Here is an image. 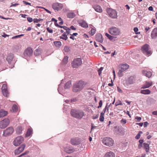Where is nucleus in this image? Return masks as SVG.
Here are the masks:
<instances>
[{
  "instance_id": "1",
  "label": "nucleus",
  "mask_w": 157,
  "mask_h": 157,
  "mask_svg": "<svg viewBox=\"0 0 157 157\" xmlns=\"http://www.w3.org/2000/svg\"><path fill=\"white\" fill-rule=\"evenodd\" d=\"M85 86L84 81L80 80L75 82L72 87V91L75 92H77L81 91Z\"/></svg>"
},
{
  "instance_id": "2",
  "label": "nucleus",
  "mask_w": 157,
  "mask_h": 157,
  "mask_svg": "<svg viewBox=\"0 0 157 157\" xmlns=\"http://www.w3.org/2000/svg\"><path fill=\"white\" fill-rule=\"evenodd\" d=\"M71 114L73 117L79 119H81L84 115V112L81 110L72 109Z\"/></svg>"
},
{
  "instance_id": "3",
  "label": "nucleus",
  "mask_w": 157,
  "mask_h": 157,
  "mask_svg": "<svg viewBox=\"0 0 157 157\" xmlns=\"http://www.w3.org/2000/svg\"><path fill=\"white\" fill-rule=\"evenodd\" d=\"M108 32L111 35L118 36L121 34L120 29L115 27H112L108 29Z\"/></svg>"
},
{
  "instance_id": "4",
  "label": "nucleus",
  "mask_w": 157,
  "mask_h": 157,
  "mask_svg": "<svg viewBox=\"0 0 157 157\" xmlns=\"http://www.w3.org/2000/svg\"><path fill=\"white\" fill-rule=\"evenodd\" d=\"M103 144L109 147L112 146L114 144V141L111 138L106 137L102 140Z\"/></svg>"
},
{
  "instance_id": "5",
  "label": "nucleus",
  "mask_w": 157,
  "mask_h": 157,
  "mask_svg": "<svg viewBox=\"0 0 157 157\" xmlns=\"http://www.w3.org/2000/svg\"><path fill=\"white\" fill-rule=\"evenodd\" d=\"M106 11L109 16L113 18H116L117 17L116 11L111 8H108L106 9Z\"/></svg>"
},
{
  "instance_id": "6",
  "label": "nucleus",
  "mask_w": 157,
  "mask_h": 157,
  "mask_svg": "<svg viewBox=\"0 0 157 157\" xmlns=\"http://www.w3.org/2000/svg\"><path fill=\"white\" fill-rule=\"evenodd\" d=\"M82 63L81 59L80 58H77L74 59L71 63V65L73 68H78Z\"/></svg>"
},
{
  "instance_id": "7",
  "label": "nucleus",
  "mask_w": 157,
  "mask_h": 157,
  "mask_svg": "<svg viewBox=\"0 0 157 157\" xmlns=\"http://www.w3.org/2000/svg\"><path fill=\"white\" fill-rule=\"evenodd\" d=\"M24 140L23 137L18 136L14 139L13 142V145L16 146H18Z\"/></svg>"
},
{
  "instance_id": "8",
  "label": "nucleus",
  "mask_w": 157,
  "mask_h": 157,
  "mask_svg": "<svg viewBox=\"0 0 157 157\" xmlns=\"http://www.w3.org/2000/svg\"><path fill=\"white\" fill-rule=\"evenodd\" d=\"M14 131V129L12 127H10L7 128L3 131V136H7L11 135Z\"/></svg>"
},
{
  "instance_id": "9",
  "label": "nucleus",
  "mask_w": 157,
  "mask_h": 157,
  "mask_svg": "<svg viewBox=\"0 0 157 157\" xmlns=\"http://www.w3.org/2000/svg\"><path fill=\"white\" fill-rule=\"evenodd\" d=\"M149 45L147 44L144 45L142 47V51L143 53L145 55H148L151 53V51L149 50Z\"/></svg>"
},
{
  "instance_id": "10",
  "label": "nucleus",
  "mask_w": 157,
  "mask_h": 157,
  "mask_svg": "<svg viewBox=\"0 0 157 157\" xmlns=\"http://www.w3.org/2000/svg\"><path fill=\"white\" fill-rule=\"evenodd\" d=\"M9 123L10 121L8 119H6L0 122V128H5L9 125Z\"/></svg>"
},
{
  "instance_id": "11",
  "label": "nucleus",
  "mask_w": 157,
  "mask_h": 157,
  "mask_svg": "<svg viewBox=\"0 0 157 157\" xmlns=\"http://www.w3.org/2000/svg\"><path fill=\"white\" fill-rule=\"evenodd\" d=\"M33 50L31 48H27L25 51L24 55L25 57H30L33 53Z\"/></svg>"
},
{
  "instance_id": "12",
  "label": "nucleus",
  "mask_w": 157,
  "mask_h": 157,
  "mask_svg": "<svg viewBox=\"0 0 157 157\" xmlns=\"http://www.w3.org/2000/svg\"><path fill=\"white\" fill-rule=\"evenodd\" d=\"M64 151L67 153L70 154L75 151V149L71 146H67L64 147Z\"/></svg>"
},
{
  "instance_id": "13",
  "label": "nucleus",
  "mask_w": 157,
  "mask_h": 157,
  "mask_svg": "<svg viewBox=\"0 0 157 157\" xmlns=\"http://www.w3.org/2000/svg\"><path fill=\"white\" fill-rule=\"evenodd\" d=\"M2 89L3 95L5 96L8 97L9 92L7 89V85L6 84H3L2 85Z\"/></svg>"
},
{
  "instance_id": "14",
  "label": "nucleus",
  "mask_w": 157,
  "mask_h": 157,
  "mask_svg": "<svg viewBox=\"0 0 157 157\" xmlns=\"http://www.w3.org/2000/svg\"><path fill=\"white\" fill-rule=\"evenodd\" d=\"M62 4L58 3H54L52 5V8L54 10H59L61 9L62 8Z\"/></svg>"
},
{
  "instance_id": "15",
  "label": "nucleus",
  "mask_w": 157,
  "mask_h": 157,
  "mask_svg": "<svg viewBox=\"0 0 157 157\" xmlns=\"http://www.w3.org/2000/svg\"><path fill=\"white\" fill-rule=\"evenodd\" d=\"M71 143L73 145H78L81 142L80 140L77 138H73L71 140Z\"/></svg>"
},
{
  "instance_id": "16",
  "label": "nucleus",
  "mask_w": 157,
  "mask_h": 157,
  "mask_svg": "<svg viewBox=\"0 0 157 157\" xmlns=\"http://www.w3.org/2000/svg\"><path fill=\"white\" fill-rule=\"evenodd\" d=\"M14 57V55L12 53H10L8 55L6 59L9 64H11V61L13 59Z\"/></svg>"
},
{
  "instance_id": "17",
  "label": "nucleus",
  "mask_w": 157,
  "mask_h": 157,
  "mask_svg": "<svg viewBox=\"0 0 157 157\" xmlns=\"http://www.w3.org/2000/svg\"><path fill=\"white\" fill-rule=\"evenodd\" d=\"M95 38L97 41L101 43H102L103 41L102 35L100 33L97 34L96 35Z\"/></svg>"
},
{
  "instance_id": "18",
  "label": "nucleus",
  "mask_w": 157,
  "mask_h": 157,
  "mask_svg": "<svg viewBox=\"0 0 157 157\" xmlns=\"http://www.w3.org/2000/svg\"><path fill=\"white\" fill-rule=\"evenodd\" d=\"M151 36L153 39H155L157 37V28H155L151 33Z\"/></svg>"
},
{
  "instance_id": "19",
  "label": "nucleus",
  "mask_w": 157,
  "mask_h": 157,
  "mask_svg": "<svg viewBox=\"0 0 157 157\" xmlns=\"http://www.w3.org/2000/svg\"><path fill=\"white\" fill-rule=\"evenodd\" d=\"M115 154L112 151H109L107 152L104 155V157H115Z\"/></svg>"
},
{
  "instance_id": "20",
  "label": "nucleus",
  "mask_w": 157,
  "mask_h": 157,
  "mask_svg": "<svg viewBox=\"0 0 157 157\" xmlns=\"http://www.w3.org/2000/svg\"><path fill=\"white\" fill-rule=\"evenodd\" d=\"M142 73L146 77L148 78L150 77L152 75V73L151 71H146L143 70L142 71Z\"/></svg>"
},
{
  "instance_id": "21",
  "label": "nucleus",
  "mask_w": 157,
  "mask_h": 157,
  "mask_svg": "<svg viewBox=\"0 0 157 157\" xmlns=\"http://www.w3.org/2000/svg\"><path fill=\"white\" fill-rule=\"evenodd\" d=\"M135 82L134 78L133 77L131 76L127 80V83L128 85L133 84Z\"/></svg>"
},
{
  "instance_id": "22",
  "label": "nucleus",
  "mask_w": 157,
  "mask_h": 157,
  "mask_svg": "<svg viewBox=\"0 0 157 157\" xmlns=\"http://www.w3.org/2000/svg\"><path fill=\"white\" fill-rule=\"evenodd\" d=\"M94 8L97 12L101 13L102 11V9L101 7L99 5L95 6H94Z\"/></svg>"
},
{
  "instance_id": "23",
  "label": "nucleus",
  "mask_w": 157,
  "mask_h": 157,
  "mask_svg": "<svg viewBox=\"0 0 157 157\" xmlns=\"http://www.w3.org/2000/svg\"><path fill=\"white\" fill-rule=\"evenodd\" d=\"M79 24L80 26L84 28H87L88 26L87 24L84 20L80 21Z\"/></svg>"
},
{
  "instance_id": "24",
  "label": "nucleus",
  "mask_w": 157,
  "mask_h": 157,
  "mask_svg": "<svg viewBox=\"0 0 157 157\" xmlns=\"http://www.w3.org/2000/svg\"><path fill=\"white\" fill-rule=\"evenodd\" d=\"M105 35L107 37H108L109 39L111 40L115 41V40L116 38V37L110 35L107 33H105Z\"/></svg>"
},
{
  "instance_id": "25",
  "label": "nucleus",
  "mask_w": 157,
  "mask_h": 157,
  "mask_svg": "<svg viewBox=\"0 0 157 157\" xmlns=\"http://www.w3.org/2000/svg\"><path fill=\"white\" fill-rule=\"evenodd\" d=\"M120 67L121 69L125 71L128 68L129 65L127 64H121Z\"/></svg>"
},
{
  "instance_id": "26",
  "label": "nucleus",
  "mask_w": 157,
  "mask_h": 157,
  "mask_svg": "<svg viewBox=\"0 0 157 157\" xmlns=\"http://www.w3.org/2000/svg\"><path fill=\"white\" fill-rule=\"evenodd\" d=\"M7 114V112L3 110L2 109L0 110V117H3Z\"/></svg>"
},
{
  "instance_id": "27",
  "label": "nucleus",
  "mask_w": 157,
  "mask_h": 157,
  "mask_svg": "<svg viewBox=\"0 0 157 157\" xmlns=\"http://www.w3.org/2000/svg\"><path fill=\"white\" fill-rule=\"evenodd\" d=\"M71 85V81H69L67 82L64 86V88L65 89H68L70 88Z\"/></svg>"
},
{
  "instance_id": "28",
  "label": "nucleus",
  "mask_w": 157,
  "mask_h": 157,
  "mask_svg": "<svg viewBox=\"0 0 157 157\" xmlns=\"http://www.w3.org/2000/svg\"><path fill=\"white\" fill-rule=\"evenodd\" d=\"M144 148L146 152H149V145L148 144L144 143L143 144Z\"/></svg>"
},
{
  "instance_id": "29",
  "label": "nucleus",
  "mask_w": 157,
  "mask_h": 157,
  "mask_svg": "<svg viewBox=\"0 0 157 157\" xmlns=\"http://www.w3.org/2000/svg\"><path fill=\"white\" fill-rule=\"evenodd\" d=\"M22 130V128L21 126H18L16 129V133L18 134H20L21 133Z\"/></svg>"
},
{
  "instance_id": "30",
  "label": "nucleus",
  "mask_w": 157,
  "mask_h": 157,
  "mask_svg": "<svg viewBox=\"0 0 157 157\" xmlns=\"http://www.w3.org/2000/svg\"><path fill=\"white\" fill-rule=\"evenodd\" d=\"M151 93L150 91L148 89L141 90L140 93L144 94H148Z\"/></svg>"
},
{
  "instance_id": "31",
  "label": "nucleus",
  "mask_w": 157,
  "mask_h": 157,
  "mask_svg": "<svg viewBox=\"0 0 157 157\" xmlns=\"http://www.w3.org/2000/svg\"><path fill=\"white\" fill-rule=\"evenodd\" d=\"M67 16L69 18H72L75 16V14L73 12L68 13L67 14Z\"/></svg>"
},
{
  "instance_id": "32",
  "label": "nucleus",
  "mask_w": 157,
  "mask_h": 157,
  "mask_svg": "<svg viewBox=\"0 0 157 157\" xmlns=\"http://www.w3.org/2000/svg\"><path fill=\"white\" fill-rule=\"evenodd\" d=\"M125 71L124 70H122L120 67H119V70L118 73V75L119 77H121L123 75V72Z\"/></svg>"
},
{
  "instance_id": "33",
  "label": "nucleus",
  "mask_w": 157,
  "mask_h": 157,
  "mask_svg": "<svg viewBox=\"0 0 157 157\" xmlns=\"http://www.w3.org/2000/svg\"><path fill=\"white\" fill-rule=\"evenodd\" d=\"M41 53L40 50L39 49H37L34 51V54L36 56H37L40 55Z\"/></svg>"
},
{
  "instance_id": "34",
  "label": "nucleus",
  "mask_w": 157,
  "mask_h": 157,
  "mask_svg": "<svg viewBox=\"0 0 157 157\" xmlns=\"http://www.w3.org/2000/svg\"><path fill=\"white\" fill-rule=\"evenodd\" d=\"M25 144H22L21 146L18 147L19 149L22 152L25 149Z\"/></svg>"
},
{
  "instance_id": "35",
  "label": "nucleus",
  "mask_w": 157,
  "mask_h": 157,
  "mask_svg": "<svg viewBox=\"0 0 157 157\" xmlns=\"http://www.w3.org/2000/svg\"><path fill=\"white\" fill-rule=\"evenodd\" d=\"M54 43L57 47H59L61 44V43L60 41H55L54 42Z\"/></svg>"
},
{
  "instance_id": "36",
  "label": "nucleus",
  "mask_w": 157,
  "mask_h": 157,
  "mask_svg": "<svg viewBox=\"0 0 157 157\" xmlns=\"http://www.w3.org/2000/svg\"><path fill=\"white\" fill-rule=\"evenodd\" d=\"M32 130L30 129H29L27 132V133L26 134V136H29L32 134Z\"/></svg>"
},
{
  "instance_id": "37",
  "label": "nucleus",
  "mask_w": 157,
  "mask_h": 157,
  "mask_svg": "<svg viewBox=\"0 0 157 157\" xmlns=\"http://www.w3.org/2000/svg\"><path fill=\"white\" fill-rule=\"evenodd\" d=\"M104 113L103 112H101L100 114V117L99 120L100 121H103L104 120Z\"/></svg>"
},
{
  "instance_id": "38",
  "label": "nucleus",
  "mask_w": 157,
  "mask_h": 157,
  "mask_svg": "<svg viewBox=\"0 0 157 157\" xmlns=\"http://www.w3.org/2000/svg\"><path fill=\"white\" fill-rule=\"evenodd\" d=\"M63 82V80H62L61 81V82L60 84L59 85V87L58 88V91L59 94H61L60 92H61L62 91V86H61Z\"/></svg>"
},
{
  "instance_id": "39",
  "label": "nucleus",
  "mask_w": 157,
  "mask_h": 157,
  "mask_svg": "<svg viewBox=\"0 0 157 157\" xmlns=\"http://www.w3.org/2000/svg\"><path fill=\"white\" fill-rule=\"evenodd\" d=\"M56 26L57 27L59 28H63L64 29L66 30L67 29H69V28H67V27L65 26H61L60 25H59L58 24H56Z\"/></svg>"
},
{
  "instance_id": "40",
  "label": "nucleus",
  "mask_w": 157,
  "mask_h": 157,
  "mask_svg": "<svg viewBox=\"0 0 157 157\" xmlns=\"http://www.w3.org/2000/svg\"><path fill=\"white\" fill-rule=\"evenodd\" d=\"M68 57L67 56H64L63 60V62L64 64H66L68 62Z\"/></svg>"
},
{
  "instance_id": "41",
  "label": "nucleus",
  "mask_w": 157,
  "mask_h": 157,
  "mask_svg": "<svg viewBox=\"0 0 157 157\" xmlns=\"http://www.w3.org/2000/svg\"><path fill=\"white\" fill-rule=\"evenodd\" d=\"M145 85L147 87V88L149 87L152 84V82L151 81L146 82L145 83Z\"/></svg>"
},
{
  "instance_id": "42",
  "label": "nucleus",
  "mask_w": 157,
  "mask_h": 157,
  "mask_svg": "<svg viewBox=\"0 0 157 157\" xmlns=\"http://www.w3.org/2000/svg\"><path fill=\"white\" fill-rule=\"evenodd\" d=\"M63 50L64 52H69L70 51V47L67 46H65Z\"/></svg>"
},
{
  "instance_id": "43",
  "label": "nucleus",
  "mask_w": 157,
  "mask_h": 157,
  "mask_svg": "<svg viewBox=\"0 0 157 157\" xmlns=\"http://www.w3.org/2000/svg\"><path fill=\"white\" fill-rule=\"evenodd\" d=\"M95 32H96L95 29L92 28L91 29L90 31V35L91 36H92L95 33Z\"/></svg>"
},
{
  "instance_id": "44",
  "label": "nucleus",
  "mask_w": 157,
  "mask_h": 157,
  "mask_svg": "<svg viewBox=\"0 0 157 157\" xmlns=\"http://www.w3.org/2000/svg\"><path fill=\"white\" fill-rule=\"evenodd\" d=\"M12 109L14 112H16L17 110V106L16 105H13L12 107Z\"/></svg>"
},
{
  "instance_id": "45",
  "label": "nucleus",
  "mask_w": 157,
  "mask_h": 157,
  "mask_svg": "<svg viewBox=\"0 0 157 157\" xmlns=\"http://www.w3.org/2000/svg\"><path fill=\"white\" fill-rule=\"evenodd\" d=\"M21 152L18 148L17 149L15 150L14 151V154L16 155H18L20 154Z\"/></svg>"
},
{
  "instance_id": "46",
  "label": "nucleus",
  "mask_w": 157,
  "mask_h": 157,
  "mask_svg": "<svg viewBox=\"0 0 157 157\" xmlns=\"http://www.w3.org/2000/svg\"><path fill=\"white\" fill-rule=\"evenodd\" d=\"M138 29L137 27H135L134 28V31L135 33L136 34H139L140 33V32H137Z\"/></svg>"
},
{
  "instance_id": "47",
  "label": "nucleus",
  "mask_w": 157,
  "mask_h": 157,
  "mask_svg": "<svg viewBox=\"0 0 157 157\" xmlns=\"http://www.w3.org/2000/svg\"><path fill=\"white\" fill-rule=\"evenodd\" d=\"M123 105V104L122 103V102L120 101H118L116 102L115 103V106H117L119 105Z\"/></svg>"
},
{
  "instance_id": "48",
  "label": "nucleus",
  "mask_w": 157,
  "mask_h": 157,
  "mask_svg": "<svg viewBox=\"0 0 157 157\" xmlns=\"http://www.w3.org/2000/svg\"><path fill=\"white\" fill-rule=\"evenodd\" d=\"M121 123L123 124H124L126 123V120L125 119H122L121 121Z\"/></svg>"
},
{
  "instance_id": "49",
  "label": "nucleus",
  "mask_w": 157,
  "mask_h": 157,
  "mask_svg": "<svg viewBox=\"0 0 157 157\" xmlns=\"http://www.w3.org/2000/svg\"><path fill=\"white\" fill-rule=\"evenodd\" d=\"M99 106L98 107V108H99L101 107L102 105V100H100L99 103Z\"/></svg>"
},
{
  "instance_id": "50",
  "label": "nucleus",
  "mask_w": 157,
  "mask_h": 157,
  "mask_svg": "<svg viewBox=\"0 0 157 157\" xmlns=\"http://www.w3.org/2000/svg\"><path fill=\"white\" fill-rule=\"evenodd\" d=\"M46 29L50 33H53V30L51 29H50L49 27L47 28Z\"/></svg>"
},
{
  "instance_id": "51",
  "label": "nucleus",
  "mask_w": 157,
  "mask_h": 157,
  "mask_svg": "<svg viewBox=\"0 0 157 157\" xmlns=\"http://www.w3.org/2000/svg\"><path fill=\"white\" fill-rule=\"evenodd\" d=\"M103 68L102 67H101L98 70V74L99 75L101 74V71L103 70Z\"/></svg>"
},
{
  "instance_id": "52",
  "label": "nucleus",
  "mask_w": 157,
  "mask_h": 157,
  "mask_svg": "<svg viewBox=\"0 0 157 157\" xmlns=\"http://www.w3.org/2000/svg\"><path fill=\"white\" fill-rule=\"evenodd\" d=\"M19 5L18 3H15L14 4H13V3H11V5L10 6V7H12V6H18Z\"/></svg>"
},
{
  "instance_id": "53",
  "label": "nucleus",
  "mask_w": 157,
  "mask_h": 157,
  "mask_svg": "<svg viewBox=\"0 0 157 157\" xmlns=\"http://www.w3.org/2000/svg\"><path fill=\"white\" fill-rule=\"evenodd\" d=\"M27 19L28 21L29 22H31L33 21V18L30 17H27Z\"/></svg>"
},
{
  "instance_id": "54",
  "label": "nucleus",
  "mask_w": 157,
  "mask_h": 157,
  "mask_svg": "<svg viewBox=\"0 0 157 157\" xmlns=\"http://www.w3.org/2000/svg\"><path fill=\"white\" fill-rule=\"evenodd\" d=\"M51 21H55V25L56 26V24H57V20L56 19H55L54 18H52V19Z\"/></svg>"
},
{
  "instance_id": "55",
  "label": "nucleus",
  "mask_w": 157,
  "mask_h": 157,
  "mask_svg": "<svg viewBox=\"0 0 157 157\" xmlns=\"http://www.w3.org/2000/svg\"><path fill=\"white\" fill-rule=\"evenodd\" d=\"M60 38L61 39H62L65 40H66L68 38V37L67 36L65 37L62 36L60 37Z\"/></svg>"
},
{
  "instance_id": "56",
  "label": "nucleus",
  "mask_w": 157,
  "mask_h": 157,
  "mask_svg": "<svg viewBox=\"0 0 157 157\" xmlns=\"http://www.w3.org/2000/svg\"><path fill=\"white\" fill-rule=\"evenodd\" d=\"M140 136V133H138V134L136 135V136L135 137V138L136 139H139Z\"/></svg>"
},
{
  "instance_id": "57",
  "label": "nucleus",
  "mask_w": 157,
  "mask_h": 157,
  "mask_svg": "<svg viewBox=\"0 0 157 157\" xmlns=\"http://www.w3.org/2000/svg\"><path fill=\"white\" fill-rule=\"evenodd\" d=\"M135 119L137 120V121H138V122L140 121L141 119V117H135Z\"/></svg>"
},
{
  "instance_id": "58",
  "label": "nucleus",
  "mask_w": 157,
  "mask_h": 157,
  "mask_svg": "<svg viewBox=\"0 0 157 157\" xmlns=\"http://www.w3.org/2000/svg\"><path fill=\"white\" fill-rule=\"evenodd\" d=\"M148 124V123L146 121V122H145L144 123V128H145L146 127H147V125Z\"/></svg>"
},
{
  "instance_id": "59",
  "label": "nucleus",
  "mask_w": 157,
  "mask_h": 157,
  "mask_svg": "<svg viewBox=\"0 0 157 157\" xmlns=\"http://www.w3.org/2000/svg\"><path fill=\"white\" fill-rule=\"evenodd\" d=\"M39 8H43V9H44L48 13H51V12L49 10H48V9H46L45 8H44V7H39Z\"/></svg>"
},
{
  "instance_id": "60",
  "label": "nucleus",
  "mask_w": 157,
  "mask_h": 157,
  "mask_svg": "<svg viewBox=\"0 0 157 157\" xmlns=\"http://www.w3.org/2000/svg\"><path fill=\"white\" fill-rule=\"evenodd\" d=\"M0 18L3 19H5V20H8V19H11L10 18H8H8H5L1 15H0Z\"/></svg>"
},
{
  "instance_id": "61",
  "label": "nucleus",
  "mask_w": 157,
  "mask_h": 157,
  "mask_svg": "<svg viewBox=\"0 0 157 157\" xmlns=\"http://www.w3.org/2000/svg\"><path fill=\"white\" fill-rule=\"evenodd\" d=\"M34 23H38L39 22V19L37 18H35L33 19Z\"/></svg>"
},
{
  "instance_id": "62",
  "label": "nucleus",
  "mask_w": 157,
  "mask_h": 157,
  "mask_svg": "<svg viewBox=\"0 0 157 157\" xmlns=\"http://www.w3.org/2000/svg\"><path fill=\"white\" fill-rule=\"evenodd\" d=\"M117 90L119 92H120V93L122 92V90L121 89H120V87H119L117 86Z\"/></svg>"
},
{
  "instance_id": "63",
  "label": "nucleus",
  "mask_w": 157,
  "mask_h": 157,
  "mask_svg": "<svg viewBox=\"0 0 157 157\" xmlns=\"http://www.w3.org/2000/svg\"><path fill=\"white\" fill-rule=\"evenodd\" d=\"M150 29V28L149 27H146L145 29L146 33Z\"/></svg>"
},
{
  "instance_id": "64",
  "label": "nucleus",
  "mask_w": 157,
  "mask_h": 157,
  "mask_svg": "<svg viewBox=\"0 0 157 157\" xmlns=\"http://www.w3.org/2000/svg\"><path fill=\"white\" fill-rule=\"evenodd\" d=\"M19 37H20V36L18 35L16 36L13 37L12 38V39H15L16 38H18Z\"/></svg>"
}]
</instances>
